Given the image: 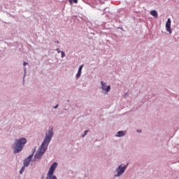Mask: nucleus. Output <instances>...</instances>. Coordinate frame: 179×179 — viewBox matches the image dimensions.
Wrapping results in <instances>:
<instances>
[{
  "label": "nucleus",
  "mask_w": 179,
  "mask_h": 179,
  "mask_svg": "<svg viewBox=\"0 0 179 179\" xmlns=\"http://www.w3.org/2000/svg\"><path fill=\"white\" fill-rule=\"evenodd\" d=\"M150 15H151V16H153L154 17H158L157 11H156L155 10H151Z\"/></svg>",
  "instance_id": "obj_9"
},
{
  "label": "nucleus",
  "mask_w": 179,
  "mask_h": 179,
  "mask_svg": "<svg viewBox=\"0 0 179 179\" xmlns=\"http://www.w3.org/2000/svg\"><path fill=\"white\" fill-rule=\"evenodd\" d=\"M137 132H142V130H141V129H138V130H137Z\"/></svg>",
  "instance_id": "obj_17"
},
{
  "label": "nucleus",
  "mask_w": 179,
  "mask_h": 179,
  "mask_svg": "<svg viewBox=\"0 0 179 179\" xmlns=\"http://www.w3.org/2000/svg\"><path fill=\"white\" fill-rule=\"evenodd\" d=\"M71 4L72 3H78V0H69Z\"/></svg>",
  "instance_id": "obj_11"
},
{
  "label": "nucleus",
  "mask_w": 179,
  "mask_h": 179,
  "mask_svg": "<svg viewBox=\"0 0 179 179\" xmlns=\"http://www.w3.org/2000/svg\"><path fill=\"white\" fill-rule=\"evenodd\" d=\"M23 171H24V166H22L21 170L20 171V174H23Z\"/></svg>",
  "instance_id": "obj_12"
},
{
  "label": "nucleus",
  "mask_w": 179,
  "mask_h": 179,
  "mask_svg": "<svg viewBox=\"0 0 179 179\" xmlns=\"http://www.w3.org/2000/svg\"><path fill=\"white\" fill-rule=\"evenodd\" d=\"M56 50H57V52H58V54H59V52H62L59 50V48H57Z\"/></svg>",
  "instance_id": "obj_15"
},
{
  "label": "nucleus",
  "mask_w": 179,
  "mask_h": 179,
  "mask_svg": "<svg viewBox=\"0 0 179 179\" xmlns=\"http://www.w3.org/2000/svg\"><path fill=\"white\" fill-rule=\"evenodd\" d=\"M87 132H89V130L85 131L84 135H83V138H85V136H86V135H87Z\"/></svg>",
  "instance_id": "obj_13"
},
{
  "label": "nucleus",
  "mask_w": 179,
  "mask_h": 179,
  "mask_svg": "<svg viewBox=\"0 0 179 179\" xmlns=\"http://www.w3.org/2000/svg\"><path fill=\"white\" fill-rule=\"evenodd\" d=\"M62 54V58H64L65 57V52H61Z\"/></svg>",
  "instance_id": "obj_14"
},
{
  "label": "nucleus",
  "mask_w": 179,
  "mask_h": 179,
  "mask_svg": "<svg viewBox=\"0 0 179 179\" xmlns=\"http://www.w3.org/2000/svg\"><path fill=\"white\" fill-rule=\"evenodd\" d=\"M57 166H58V163H57V162H54L51 165V166L48 171L46 179H57V176H54L53 174H54V171H55V169H57Z\"/></svg>",
  "instance_id": "obj_3"
},
{
  "label": "nucleus",
  "mask_w": 179,
  "mask_h": 179,
  "mask_svg": "<svg viewBox=\"0 0 179 179\" xmlns=\"http://www.w3.org/2000/svg\"><path fill=\"white\" fill-rule=\"evenodd\" d=\"M57 43H59V41H57Z\"/></svg>",
  "instance_id": "obj_19"
},
{
  "label": "nucleus",
  "mask_w": 179,
  "mask_h": 179,
  "mask_svg": "<svg viewBox=\"0 0 179 179\" xmlns=\"http://www.w3.org/2000/svg\"><path fill=\"white\" fill-rule=\"evenodd\" d=\"M101 90H105L106 92H110L111 87L110 85L106 86V83L104 82H101Z\"/></svg>",
  "instance_id": "obj_6"
},
{
  "label": "nucleus",
  "mask_w": 179,
  "mask_h": 179,
  "mask_svg": "<svg viewBox=\"0 0 179 179\" xmlns=\"http://www.w3.org/2000/svg\"><path fill=\"white\" fill-rule=\"evenodd\" d=\"M124 135H125V133L124 131H120L117 132V134L116 135V136L121 137V136H124Z\"/></svg>",
  "instance_id": "obj_10"
},
{
  "label": "nucleus",
  "mask_w": 179,
  "mask_h": 179,
  "mask_svg": "<svg viewBox=\"0 0 179 179\" xmlns=\"http://www.w3.org/2000/svg\"><path fill=\"white\" fill-rule=\"evenodd\" d=\"M54 108H58V105L54 107Z\"/></svg>",
  "instance_id": "obj_18"
},
{
  "label": "nucleus",
  "mask_w": 179,
  "mask_h": 179,
  "mask_svg": "<svg viewBox=\"0 0 179 179\" xmlns=\"http://www.w3.org/2000/svg\"><path fill=\"white\" fill-rule=\"evenodd\" d=\"M82 69H83V64L80 66L76 78H80V75H82Z\"/></svg>",
  "instance_id": "obj_8"
},
{
  "label": "nucleus",
  "mask_w": 179,
  "mask_h": 179,
  "mask_svg": "<svg viewBox=\"0 0 179 179\" xmlns=\"http://www.w3.org/2000/svg\"><path fill=\"white\" fill-rule=\"evenodd\" d=\"M26 65H27V62H24L23 63V66H26Z\"/></svg>",
  "instance_id": "obj_16"
},
{
  "label": "nucleus",
  "mask_w": 179,
  "mask_h": 179,
  "mask_svg": "<svg viewBox=\"0 0 179 179\" xmlns=\"http://www.w3.org/2000/svg\"><path fill=\"white\" fill-rule=\"evenodd\" d=\"M127 166H128V164L124 166H122V165H120L117 169V177H120V176H122V174H124V173L125 172V170H127Z\"/></svg>",
  "instance_id": "obj_4"
},
{
  "label": "nucleus",
  "mask_w": 179,
  "mask_h": 179,
  "mask_svg": "<svg viewBox=\"0 0 179 179\" xmlns=\"http://www.w3.org/2000/svg\"><path fill=\"white\" fill-rule=\"evenodd\" d=\"M166 31H169L170 34H171V20H170V18L167 20L166 23Z\"/></svg>",
  "instance_id": "obj_5"
},
{
  "label": "nucleus",
  "mask_w": 179,
  "mask_h": 179,
  "mask_svg": "<svg viewBox=\"0 0 179 179\" xmlns=\"http://www.w3.org/2000/svg\"><path fill=\"white\" fill-rule=\"evenodd\" d=\"M25 143H27V140L25 138L15 140L13 148L14 153H19V152H22Z\"/></svg>",
  "instance_id": "obj_2"
},
{
  "label": "nucleus",
  "mask_w": 179,
  "mask_h": 179,
  "mask_svg": "<svg viewBox=\"0 0 179 179\" xmlns=\"http://www.w3.org/2000/svg\"><path fill=\"white\" fill-rule=\"evenodd\" d=\"M32 157H33V155H31L26 159L24 160V167H27L29 164H30V162H31Z\"/></svg>",
  "instance_id": "obj_7"
},
{
  "label": "nucleus",
  "mask_w": 179,
  "mask_h": 179,
  "mask_svg": "<svg viewBox=\"0 0 179 179\" xmlns=\"http://www.w3.org/2000/svg\"><path fill=\"white\" fill-rule=\"evenodd\" d=\"M52 138V130H49L48 134H46L45 138L41 145L38 151L35 155V159H40L44 152L47 150V148H48V145Z\"/></svg>",
  "instance_id": "obj_1"
}]
</instances>
